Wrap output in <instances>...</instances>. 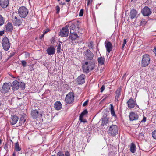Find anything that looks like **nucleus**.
I'll use <instances>...</instances> for the list:
<instances>
[{"label":"nucleus","mask_w":156,"mask_h":156,"mask_svg":"<svg viewBox=\"0 0 156 156\" xmlns=\"http://www.w3.org/2000/svg\"><path fill=\"white\" fill-rule=\"evenodd\" d=\"M118 126L114 125H112L110 126L108 129V133L112 136H115L118 134Z\"/></svg>","instance_id":"1"},{"label":"nucleus","mask_w":156,"mask_h":156,"mask_svg":"<svg viewBox=\"0 0 156 156\" xmlns=\"http://www.w3.org/2000/svg\"><path fill=\"white\" fill-rule=\"evenodd\" d=\"M28 13V11L24 6H21L18 9V14L21 18L26 17Z\"/></svg>","instance_id":"2"},{"label":"nucleus","mask_w":156,"mask_h":156,"mask_svg":"<svg viewBox=\"0 0 156 156\" xmlns=\"http://www.w3.org/2000/svg\"><path fill=\"white\" fill-rule=\"evenodd\" d=\"M150 56L147 54L143 55L141 61V65L143 67L147 66L150 63Z\"/></svg>","instance_id":"3"},{"label":"nucleus","mask_w":156,"mask_h":156,"mask_svg":"<svg viewBox=\"0 0 156 156\" xmlns=\"http://www.w3.org/2000/svg\"><path fill=\"white\" fill-rule=\"evenodd\" d=\"M2 44L3 48L6 51L8 50L10 46V44L9 39L7 37H4L2 40Z\"/></svg>","instance_id":"4"},{"label":"nucleus","mask_w":156,"mask_h":156,"mask_svg":"<svg viewBox=\"0 0 156 156\" xmlns=\"http://www.w3.org/2000/svg\"><path fill=\"white\" fill-rule=\"evenodd\" d=\"M95 68V64L93 63H89L88 66L83 65L82 68L83 72L88 73L90 71L93 70Z\"/></svg>","instance_id":"5"},{"label":"nucleus","mask_w":156,"mask_h":156,"mask_svg":"<svg viewBox=\"0 0 156 156\" xmlns=\"http://www.w3.org/2000/svg\"><path fill=\"white\" fill-rule=\"evenodd\" d=\"M74 96L72 92L68 94L65 98V101L66 103L70 104L73 102L74 101Z\"/></svg>","instance_id":"6"},{"label":"nucleus","mask_w":156,"mask_h":156,"mask_svg":"<svg viewBox=\"0 0 156 156\" xmlns=\"http://www.w3.org/2000/svg\"><path fill=\"white\" fill-rule=\"evenodd\" d=\"M68 27L67 26L63 27L59 33V36L61 37H66L69 34Z\"/></svg>","instance_id":"7"},{"label":"nucleus","mask_w":156,"mask_h":156,"mask_svg":"<svg viewBox=\"0 0 156 156\" xmlns=\"http://www.w3.org/2000/svg\"><path fill=\"white\" fill-rule=\"evenodd\" d=\"M128 104V106L129 108L131 109L134 108L135 106L136 105L137 107L138 106L137 105L136 100L131 98L129 99L127 102Z\"/></svg>","instance_id":"8"},{"label":"nucleus","mask_w":156,"mask_h":156,"mask_svg":"<svg viewBox=\"0 0 156 156\" xmlns=\"http://www.w3.org/2000/svg\"><path fill=\"white\" fill-rule=\"evenodd\" d=\"M141 12L144 16H148L151 13V9L147 6H145L143 8Z\"/></svg>","instance_id":"9"},{"label":"nucleus","mask_w":156,"mask_h":156,"mask_svg":"<svg viewBox=\"0 0 156 156\" xmlns=\"http://www.w3.org/2000/svg\"><path fill=\"white\" fill-rule=\"evenodd\" d=\"M11 84L9 83H4L2 86L1 92L5 93L9 92L11 87Z\"/></svg>","instance_id":"10"},{"label":"nucleus","mask_w":156,"mask_h":156,"mask_svg":"<svg viewBox=\"0 0 156 156\" xmlns=\"http://www.w3.org/2000/svg\"><path fill=\"white\" fill-rule=\"evenodd\" d=\"M105 46L106 49V51L108 53V55L113 48L112 44L109 41H105Z\"/></svg>","instance_id":"11"},{"label":"nucleus","mask_w":156,"mask_h":156,"mask_svg":"<svg viewBox=\"0 0 156 156\" xmlns=\"http://www.w3.org/2000/svg\"><path fill=\"white\" fill-rule=\"evenodd\" d=\"M85 76L82 74L78 76L77 79L76 83L79 85L85 83Z\"/></svg>","instance_id":"12"},{"label":"nucleus","mask_w":156,"mask_h":156,"mask_svg":"<svg viewBox=\"0 0 156 156\" xmlns=\"http://www.w3.org/2000/svg\"><path fill=\"white\" fill-rule=\"evenodd\" d=\"M101 126H104L106 125L109 122L108 118L107 117L106 115H104L101 119Z\"/></svg>","instance_id":"13"},{"label":"nucleus","mask_w":156,"mask_h":156,"mask_svg":"<svg viewBox=\"0 0 156 156\" xmlns=\"http://www.w3.org/2000/svg\"><path fill=\"white\" fill-rule=\"evenodd\" d=\"M12 22L14 25L19 26L22 24V22L19 17L15 16L12 19Z\"/></svg>","instance_id":"14"},{"label":"nucleus","mask_w":156,"mask_h":156,"mask_svg":"<svg viewBox=\"0 0 156 156\" xmlns=\"http://www.w3.org/2000/svg\"><path fill=\"white\" fill-rule=\"evenodd\" d=\"M139 116L136 113L132 112L130 113L129 118L130 121H133L137 120Z\"/></svg>","instance_id":"15"},{"label":"nucleus","mask_w":156,"mask_h":156,"mask_svg":"<svg viewBox=\"0 0 156 156\" xmlns=\"http://www.w3.org/2000/svg\"><path fill=\"white\" fill-rule=\"evenodd\" d=\"M86 58L88 60H92L94 57L93 54L89 50H87L85 52Z\"/></svg>","instance_id":"16"},{"label":"nucleus","mask_w":156,"mask_h":156,"mask_svg":"<svg viewBox=\"0 0 156 156\" xmlns=\"http://www.w3.org/2000/svg\"><path fill=\"white\" fill-rule=\"evenodd\" d=\"M12 87L14 90H16L20 87V83L17 80L14 81L12 83Z\"/></svg>","instance_id":"17"},{"label":"nucleus","mask_w":156,"mask_h":156,"mask_svg":"<svg viewBox=\"0 0 156 156\" xmlns=\"http://www.w3.org/2000/svg\"><path fill=\"white\" fill-rule=\"evenodd\" d=\"M31 114L32 117L34 119L38 118L39 115H41V117L42 116V115L39 114V112L37 110H32Z\"/></svg>","instance_id":"18"},{"label":"nucleus","mask_w":156,"mask_h":156,"mask_svg":"<svg viewBox=\"0 0 156 156\" xmlns=\"http://www.w3.org/2000/svg\"><path fill=\"white\" fill-rule=\"evenodd\" d=\"M9 4V0H0V6L3 8H6Z\"/></svg>","instance_id":"19"},{"label":"nucleus","mask_w":156,"mask_h":156,"mask_svg":"<svg viewBox=\"0 0 156 156\" xmlns=\"http://www.w3.org/2000/svg\"><path fill=\"white\" fill-rule=\"evenodd\" d=\"M46 51L49 55H53L55 53V48L54 46H51L47 49Z\"/></svg>","instance_id":"20"},{"label":"nucleus","mask_w":156,"mask_h":156,"mask_svg":"<svg viewBox=\"0 0 156 156\" xmlns=\"http://www.w3.org/2000/svg\"><path fill=\"white\" fill-rule=\"evenodd\" d=\"M137 14L136 11L134 9H132L130 12L129 16L131 20H133L136 17Z\"/></svg>","instance_id":"21"},{"label":"nucleus","mask_w":156,"mask_h":156,"mask_svg":"<svg viewBox=\"0 0 156 156\" xmlns=\"http://www.w3.org/2000/svg\"><path fill=\"white\" fill-rule=\"evenodd\" d=\"M11 120L10 121V124L12 125L16 124L19 118L18 116L15 115H12L11 118Z\"/></svg>","instance_id":"22"},{"label":"nucleus","mask_w":156,"mask_h":156,"mask_svg":"<svg viewBox=\"0 0 156 156\" xmlns=\"http://www.w3.org/2000/svg\"><path fill=\"white\" fill-rule=\"evenodd\" d=\"M70 34L69 38L72 41H74L78 37V35L76 32H72L71 31H70Z\"/></svg>","instance_id":"23"},{"label":"nucleus","mask_w":156,"mask_h":156,"mask_svg":"<svg viewBox=\"0 0 156 156\" xmlns=\"http://www.w3.org/2000/svg\"><path fill=\"white\" fill-rule=\"evenodd\" d=\"M5 27L7 32H12L13 30V27L12 23L10 22H8L6 25Z\"/></svg>","instance_id":"24"},{"label":"nucleus","mask_w":156,"mask_h":156,"mask_svg":"<svg viewBox=\"0 0 156 156\" xmlns=\"http://www.w3.org/2000/svg\"><path fill=\"white\" fill-rule=\"evenodd\" d=\"M62 105L60 101H57L54 104V108L56 110H59L62 108Z\"/></svg>","instance_id":"25"},{"label":"nucleus","mask_w":156,"mask_h":156,"mask_svg":"<svg viewBox=\"0 0 156 156\" xmlns=\"http://www.w3.org/2000/svg\"><path fill=\"white\" fill-rule=\"evenodd\" d=\"M105 58L104 57L101 56L98 57V61L99 65H103L104 63Z\"/></svg>","instance_id":"26"},{"label":"nucleus","mask_w":156,"mask_h":156,"mask_svg":"<svg viewBox=\"0 0 156 156\" xmlns=\"http://www.w3.org/2000/svg\"><path fill=\"white\" fill-rule=\"evenodd\" d=\"M136 146L135 144L133 143H131L130 149V151L133 153H134L136 151Z\"/></svg>","instance_id":"27"},{"label":"nucleus","mask_w":156,"mask_h":156,"mask_svg":"<svg viewBox=\"0 0 156 156\" xmlns=\"http://www.w3.org/2000/svg\"><path fill=\"white\" fill-rule=\"evenodd\" d=\"M121 89H118L115 92V99L117 100H118V98H119L121 95Z\"/></svg>","instance_id":"28"},{"label":"nucleus","mask_w":156,"mask_h":156,"mask_svg":"<svg viewBox=\"0 0 156 156\" xmlns=\"http://www.w3.org/2000/svg\"><path fill=\"white\" fill-rule=\"evenodd\" d=\"M26 121V119L23 115H22L21 116L20 118V125L19 126L21 125L23 123H24Z\"/></svg>","instance_id":"29"},{"label":"nucleus","mask_w":156,"mask_h":156,"mask_svg":"<svg viewBox=\"0 0 156 156\" xmlns=\"http://www.w3.org/2000/svg\"><path fill=\"white\" fill-rule=\"evenodd\" d=\"M110 111L111 112V114L113 116H115L116 115L115 112L114 110V107L112 104H110Z\"/></svg>","instance_id":"30"},{"label":"nucleus","mask_w":156,"mask_h":156,"mask_svg":"<svg viewBox=\"0 0 156 156\" xmlns=\"http://www.w3.org/2000/svg\"><path fill=\"white\" fill-rule=\"evenodd\" d=\"M14 148L15 150L16 151H20L21 150V148L19 146V145L18 142L16 143L15 144Z\"/></svg>","instance_id":"31"},{"label":"nucleus","mask_w":156,"mask_h":156,"mask_svg":"<svg viewBox=\"0 0 156 156\" xmlns=\"http://www.w3.org/2000/svg\"><path fill=\"white\" fill-rule=\"evenodd\" d=\"M5 20L2 16L0 14V27L2 26L4 23Z\"/></svg>","instance_id":"32"},{"label":"nucleus","mask_w":156,"mask_h":156,"mask_svg":"<svg viewBox=\"0 0 156 156\" xmlns=\"http://www.w3.org/2000/svg\"><path fill=\"white\" fill-rule=\"evenodd\" d=\"M88 113V111L87 109H85L80 114L81 116H83Z\"/></svg>","instance_id":"33"},{"label":"nucleus","mask_w":156,"mask_h":156,"mask_svg":"<svg viewBox=\"0 0 156 156\" xmlns=\"http://www.w3.org/2000/svg\"><path fill=\"white\" fill-rule=\"evenodd\" d=\"M20 86V88L23 90L25 88V84L24 82H21Z\"/></svg>","instance_id":"34"},{"label":"nucleus","mask_w":156,"mask_h":156,"mask_svg":"<svg viewBox=\"0 0 156 156\" xmlns=\"http://www.w3.org/2000/svg\"><path fill=\"white\" fill-rule=\"evenodd\" d=\"M152 137L156 140V130H154L152 132Z\"/></svg>","instance_id":"35"},{"label":"nucleus","mask_w":156,"mask_h":156,"mask_svg":"<svg viewBox=\"0 0 156 156\" xmlns=\"http://www.w3.org/2000/svg\"><path fill=\"white\" fill-rule=\"evenodd\" d=\"M83 12L84 10L83 9H82L80 10L79 14V16L80 17H81L83 16Z\"/></svg>","instance_id":"36"},{"label":"nucleus","mask_w":156,"mask_h":156,"mask_svg":"<svg viewBox=\"0 0 156 156\" xmlns=\"http://www.w3.org/2000/svg\"><path fill=\"white\" fill-rule=\"evenodd\" d=\"M25 56L26 58H28L30 57V53L29 52H26L25 53Z\"/></svg>","instance_id":"37"},{"label":"nucleus","mask_w":156,"mask_h":156,"mask_svg":"<svg viewBox=\"0 0 156 156\" xmlns=\"http://www.w3.org/2000/svg\"><path fill=\"white\" fill-rule=\"evenodd\" d=\"M61 50V45L60 44H58V46L57 48V52L58 53L60 52V50Z\"/></svg>","instance_id":"38"},{"label":"nucleus","mask_w":156,"mask_h":156,"mask_svg":"<svg viewBox=\"0 0 156 156\" xmlns=\"http://www.w3.org/2000/svg\"><path fill=\"white\" fill-rule=\"evenodd\" d=\"M21 63L22 66L23 67H25L27 65V62L25 60H22L21 61Z\"/></svg>","instance_id":"39"},{"label":"nucleus","mask_w":156,"mask_h":156,"mask_svg":"<svg viewBox=\"0 0 156 156\" xmlns=\"http://www.w3.org/2000/svg\"><path fill=\"white\" fill-rule=\"evenodd\" d=\"M127 42L126 39H124L123 40V43L122 44V49H123V48H124V47L125 46V44H126Z\"/></svg>","instance_id":"40"},{"label":"nucleus","mask_w":156,"mask_h":156,"mask_svg":"<svg viewBox=\"0 0 156 156\" xmlns=\"http://www.w3.org/2000/svg\"><path fill=\"white\" fill-rule=\"evenodd\" d=\"M105 86L104 85H103L100 88V92H102L104 90L105 88Z\"/></svg>","instance_id":"41"},{"label":"nucleus","mask_w":156,"mask_h":156,"mask_svg":"<svg viewBox=\"0 0 156 156\" xmlns=\"http://www.w3.org/2000/svg\"><path fill=\"white\" fill-rule=\"evenodd\" d=\"M57 156H65L64 154L61 152H58L57 154Z\"/></svg>","instance_id":"42"},{"label":"nucleus","mask_w":156,"mask_h":156,"mask_svg":"<svg viewBox=\"0 0 156 156\" xmlns=\"http://www.w3.org/2000/svg\"><path fill=\"white\" fill-rule=\"evenodd\" d=\"M139 137H141L142 138H144V133L142 132L140 133L139 134Z\"/></svg>","instance_id":"43"},{"label":"nucleus","mask_w":156,"mask_h":156,"mask_svg":"<svg viewBox=\"0 0 156 156\" xmlns=\"http://www.w3.org/2000/svg\"><path fill=\"white\" fill-rule=\"evenodd\" d=\"M83 116H81V115H80L79 116V120L81 122H83L84 123L85 122L83 120Z\"/></svg>","instance_id":"44"},{"label":"nucleus","mask_w":156,"mask_h":156,"mask_svg":"<svg viewBox=\"0 0 156 156\" xmlns=\"http://www.w3.org/2000/svg\"><path fill=\"white\" fill-rule=\"evenodd\" d=\"M56 10L57 11L56 13H59L60 11V7L58 6H56Z\"/></svg>","instance_id":"45"},{"label":"nucleus","mask_w":156,"mask_h":156,"mask_svg":"<svg viewBox=\"0 0 156 156\" xmlns=\"http://www.w3.org/2000/svg\"><path fill=\"white\" fill-rule=\"evenodd\" d=\"M146 118L144 116L143 117V119L141 121V123L144 122L146 121Z\"/></svg>","instance_id":"46"},{"label":"nucleus","mask_w":156,"mask_h":156,"mask_svg":"<svg viewBox=\"0 0 156 156\" xmlns=\"http://www.w3.org/2000/svg\"><path fill=\"white\" fill-rule=\"evenodd\" d=\"M49 31H50V29H46L45 30H44L43 33L44 34H46V33H48V32Z\"/></svg>","instance_id":"47"},{"label":"nucleus","mask_w":156,"mask_h":156,"mask_svg":"<svg viewBox=\"0 0 156 156\" xmlns=\"http://www.w3.org/2000/svg\"><path fill=\"white\" fill-rule=\"evenodd\" d=\"M65 156H70V154L68 151H66L65 152Z\"/></svg>","instance_id":"48"},{"label":"nucleus","mask_w":156,"mask_h":156,"mask_svg":"<svg viewBox=\"0 0 156 156\" xmlns=\"http://www.w3.org/2000/svg\"><path fill=\"white\" fill-rule=\"evenodd\" d=\"M88 102V100L86 101L83 104V106H86Z\"/></svg>","instance_id":"49"},{"label":"nucleus","mask_w":156,"mask_h":156,"mask_svg":"<svg viewBox=\"0 0 156 156\" xmlns=\"http://www.w3.org/2000/svg\"><path fill=\"white\" fill-rule=\"evenodd\" d=\"M92 1V0H88L87 3V5L88 6L90 3H91Z\"/></svg>","instance_id":"50"},{"label":"nucleus","mask_w":156,"mask_h":156,"mask_svg":"<svg viewBox=\"0 0 156 156\" xmlns=\"http://www.w3.org/2000/svg\"><path fill=\"white\" fill-rule=\"evenodd\" d=\"M4 149L5 150H7L8 149V147L7 145V144H5V146L4 147Z\"/></svg>","instance_id":"51"},{"label":"nucleus","mask_w":156,"mask_h":156,"mask_svg":"<svg viewBox=\"0 0 156 156\" xmlns=\"http://www.w3.org/2000/svg\"><path fill=\"white\" fill-rule=\"evenodd\" d=\"M154 52L156 56V48H154Z\"/></svg>","instance_id":"52"},{"label":"nucleus","mask_w":156,"mask_h":156,"mask_svg":"<svg viewBox=\"0 0 156 156\" xmlns=\"http://www.w3.org/2000/svg\"><path fill=\"white\" fill-rule=\"evenodd\" d=\"M16 156V152L14 151L12 154V156Z\"/></svg>","instance_id":"53"},{"label":"nucleus","mask_w":156,"mask_h":156,"mask_svg":"<svg viewBox=\"0 0 156 156\" xmlns=\"http://www.w3.org/2000/svg\"><path fill=\"white\" fill-rule=\"evenodd\" d=\"M2 53L0 51V60H1L2 58Z\"/></svg>","instance_id":"54"},{"label":"nucleus","mask_w":156,"mask_h":156,"mask_svg":"<svg viewBox=\"0 0 156 156\" xmlns=\"http://www.w3.org/2000/svg\"><path fill=\"white\" fill-rule=\"evenodd\" d=\"M88 62H86L85 63H84V64L83 65H86V66H88Z\"/></svg>","instance_id":"55"},{"label":"nucleus","mask_w":156,"mask_h":156,"mask_svg":"<svg viewBox=\"0 0 156 156\" xmlns=\"http://www.w3.org/2000/svg\"><path fill=\"white\" fill-rule=\"evenodd\" d=\"M4 33V32L3 31H0V35H2Z\"/></svg>","instance_id":"56"},{"label":"nucleus","mask_w":156,"mask_h":156,"mask_svg":"<svg viewBox=\"0 0 156 156\" xmlns=\"http://www.w3.org/2000/svg\"><path fill=\"white\" fill-rule=\"evenodd\" d=\"M126 73H125L124 74V75H123V77H122V79L124 78L125 77H126Z\"/></svg>","instance_id":"57"},{"label":"nucleus","mask_w":156,"mask_h":156,"mask_svg":"<svg viewBox=\"0 0 156 156\" xmlns=\"http://www.w3.org/2000/svg\"><path fill=\"white\" fill-rule=\"evenodd\" d=\"M45 34H44V33H43V34H42V35L41 36V37H43L44 35H45Z\"/></svg>","instance_id":"58"},{"label":"nucleus","mask_w":156,"mask_h":156,"mask_svg":"<svg viewBox=\"0 0 156 156\" xmlns=\"http://www.w3.org/2000/svg\"><path fill=\"white\" fill-rule=\"evenodd\" d=\"M2 140L0 138V144H1L2 143Z\"/></svg>","instance_id":"59"},{"label":"nucleus","mask_w":156,"mask_h":156,"mask_svg":"<svg viewBox=\"0 0 156 156\" xmlns=\"http://www.w3.org/2000/svg\"><path fill=\"white\" fill-rule=\"evenodd\" d=\"M70 1V0H66V2H69Z\"/></svg>","instance_id":"60"},{"label":"nucleus","mask_w":156,"mask_h":156,"mask_svg":"<svg viewBox=\"0 0 156 156\" xmlns=\"http://www.w3.org/2000/svg\"><path fill=\"white\" fill-rule=\"evenodd\" d=\"M97 5H96V9H98V7H97Z\"/></svg>","instance_id":"61"},{"label":"nucleus","mask_w":156,"mask_h":156,"mask_svg":"<svg viewBox=\"0 0 156 156\" xmlns=\"http://www.w3.org/2000/svg\"><path fill=\"white\" fill-rule=\"evenodd\" d=\"M72 26H74V25H72Z\"/></svg>","instance_id":"62"},{"label":"nucleus","mask_w":156,"mask_h":156,"mask_svg":"<svg viewBox=\"0 0 156 156\" xmlns=\"http://www.w3.org/2000/svg\"><path fill=\"white\" fill-rule=\"evenodd\" d=\"M58 1H59L60 0H57Z\"/></svg>","instance_id":"63"}]
</instances>
